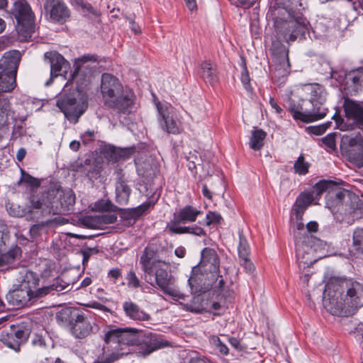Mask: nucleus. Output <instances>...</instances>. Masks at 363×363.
<instances>
[{
  "mask_svg": "<svg viewBox=\"0 0 363 363\" xmlns=\"http://www.w3.org/2000/svg\"><path fill=\"white\" fill-rule=\"evenodd\" d=\"M323 301L331 314L348 316L363 306V285L352 280L332 279L325 286Z\"/></svg>",
  "mask_w": 363,
  "mask_h": 363,
  "instance_id": "obj_1",
  "label": "nucleus"
},
{
  "mask_svg": "<svg viewBox=\"0 0 363 363\" xmlns=\"http://www.w3.org/2000/svg\"><path fill=\"white\" fill-rule=\"evenodd\" d=\"M101 91L106 106L118 113H130L135 95L132 90L124 88L116 77L108 73L103 74Z\"/></svg>",
  "mask_w": 363,
  "mask_h": 363,
  "instance_id": "obj_2",
  "label": "nucleus"
},
{
  "mask_svg": "<svg viewBox=\"0 0 363 363\" xmlns=\"http://www.w3.org/2000/svg\"><path fill=\"white\" fill-rule=\"evenodd\" d=\"M140 264L145 274L154 276L157 286L173 300H184L185 295L172 286L174 283V278L169 272V264L162 260L152 258L145 252L140 258Z\"/></svg>",
  "mask_w": 363,
  "mask_h": 363,
  "instance_id": "obj_3",
  "label": "nucleus"
},
{
  "mask_svg": "<svg viewBox=\"0 0 363 363\" xmlns=\"http://www.w3.org/2000/svg\"><path fill=\"white\" fill-rule=\"evenodd\" d=\"M199 272L201 275L206 276L209 281L206 289L212 285V283L217 281L219 277V260L216 252L211 248L206 247L201 252V259L199 264L192 269V276L188 279L189 285L193 290L194 284L200 277H198Z\"/></svg>",
  "mask_w": 363,
  "mask_h": 363,
  "instance_id": "obj_4",
  "label": "nucleus"
},
{
  "mask_svg": "<svg viewBox=\"0 0 363 363\" xmlns=\"http://www.w3.org/2000/svg\"><path fill=\"white\" fill-rule=\"evenodd\" d=\"M57 106L69 122L77 123L88 107V96L84 91L77 89L57 100Z\"/></svg>",
  "mask_w": 363,
  "mask_h": 363,
  "instance_id": "obj_5",
  "label": "nucleus"
},
{
  "mask_svg": "<svg viewBox=\"0 0 363 363\" xmlns=\"http://www.w3.org/2000/svg\"><path fill=\"white\" fill-rule=\"evenodd\" d=\"M11 13L17 21L16 30L22 41L28 40L35 32L34 14L25 0H18L13 4Z\"/></svg>",
  "mask_w": 363,
  "mask_h": 363,
  "instance_id": "obj_6",
  "label": "nucleus"
},
{
  "mask_svg": "<svg viewBox=\"0 0 363 363\" xmlns=\"http://www.w3.org/2000/svg\"><path fill=\"white\" fill-rule=\"evenodd\" d=\"M343 108L346 121L339 115L335 114L333 116L337 128L341 131L352 130L355 127L362 128L363 126V104L349 98H345L343 103Z\"/></svg>",
  "mask_w": 363,
  "mask_h": 363,
  "instance_id": "obj_7",
  "label": "nucleus"
},
{
  "mask_svg": "<svg viewBox=\"0 0 363 363\" xmlns=\"http://www.w3.org/2000/svg\"><path fill=\"white\" fill-rule=\"evenodd\" d=\"M18 53L9 52L0 60V92H11L16 87Z\"/></svg>",
  "mask_w": 363,
  "mask_h": 363,
  "instance_id": "obj_8",
  "label": "nucleus"
},
{
  "mask_svg": "<svg viewBox=\"0 0 363 363\" xmlns=\"http://www.w3.org/2000/svg\"><path fill=\"white\" fill-rule=\"evenodd\" d=\"M318 243L319 240L312 235H296V258L300 267H309L320 257L315 255V246Z\"/></svg>",
  "mask_w": 363,
  "mask_h": 363,
  "instance_id": "obj_9",
  "label": "nucleus"
},
{
  "mask_svg": "<svg viewBox=\"0 0 363 363\" xmlns=\"http://www.w3.org/2000/svg\"><path fill=\"white\" fill-rule=\"evenodd\" d=\"M274 26L278 33L283 35L284 40L289 43L294 41L298 36L303 35L307 30V21L306 19L291 18L283 20L277 18Z\"/></svg>",
  "mask_w": 363,
  "mask_h": 363,
  "instance_id": "obj_10",
  "label": "nucleus"
},
{
  "mask_svg": "<svg viewBox=\"0 0 363 363\" xmlns=\"http://www.w3.org/2000/svg\"><path fill=\"white\" fill-rule=\"evenodd\" d=\"M48 288H40L38 291L31 293L18 286L6 295L9 302L16 308L32 306L38 299L48 295Z\"/></svg>",
  "mask_w": 363,
  "mask_h": 363,
  "instance_id": "obj_11",
  "label": "nucleus"
},
{
  "mask_svg": "<svg viewBox=\"0 0 363 363\" xmlns=\"http://www.w3.org/2000/svg\"><path fill=\"white\" fill-rule=\"evenodd\" d=\"M72 315L70 332L76 338H84L88 336L91 330V323L85 318L84 314L76 311L66 310L60 313L62 318H67Z\"/></svg>",
  "mask_w": 363,
  "mask_h": 363,
  "instance_id": "obj_12",
  "label": "nucleus"
},
{
  "mask_svg": "<svg viewBox=\"0 0 363 363\" xmlns=\"http://www.w3.org/2000/svg\"><path fill=\"white\" fill-rule=\"evenodd\" d=\"M306 103V101H303V105H300L298 103L290 101L289 108L294 119L311 123L322 119L326 116L328 111L326 108L318 107L317 111L315 109L307 110L303 107Z\"/></svg>",
  "mask_w": 363,
  "mask_h": 363,
  "instance_id": "obj_13",
  "label": "nucleus"
},
{
  "mask_svg": "<svg viewBox=\"0 0 363 363\" xmlns=\"http://www.w3.org/2000/svg\"><path fill=\"white\" fill-rule=\"evenodd\" d=\"M158 113L161 117L160 120L162 128L168 133L179 134L183 130V127L179 121L174 118L171 114L169 106L163 104L160 101L155 103Z\"/></svg>",
  "mask_w": 363,
  "mask_h": 363,
  "instance_id": "obj_14",
  "label": "nucleus"
},
{
  "mask_svg": "<svg viewBox=\"0 0 363 363\" xmlns=\"http://www.w3.org/2000/svg\"><path fill=\"white\" fill-rule=\"evenodd\" d=\"M45 60H48L50 64V79L46 82L45 85L49 86L51 84L53 77H56L61 73H66L69 68V62L62 55L57 52H47L45 53Z\"/></svg>",
  "mask_w": 363,
  "mask_h": 363,
  "instance_id": "obj_15",
  "label": "nucleus"
},
{
  "mask_svg": "<svg viewBox=\"0 0 363 363\" xmlns=\"http://www.w3.org/2000/svg\"><path fill=\"white\" fill-rule=\"evenodd\" d=\"M129 332L136 333L138 330L135 328H116L111 329L106 332L104 336V341L106 343H118L123 345H131L135 341V337L129 334Z\"/></svg>",
  "mask_w": 363,
  "mask_h": 363,
  "instance_id": "obj_16",
  "label": "nucleus"
},
{
  "mask_svg": "<svg viewBox=\"0 0 363 363\" xmlns=\"http://www.w3.org/2000/svg\"><path fill=\"white\" fill-rule=\"evenodd\" d=\"M45 9L54 21L63 23L69 17V9L62 0H48L45 4Z\"/></svg>",
  "mask_w": 363,
  "mask_h": 363,
  "instance_id": "obj_17",
  "label": "nucleus"
},
{
  "mask_svg": "<svg viewBox=\"0 0 363 363\" xmlns=\"http://www.w3.org/2000/svg\"><path fill=\"white\" fill-rule=\"evenodd\" d=\"M18 282V286L26 289L31 293L38 291L40 288H38L39 285L38 275L30 270L23 269L18 273L17 278Z\"/></svg>",
  "mask_w": 363,
  "mask_h": 363,
  "instance_id": "obj_18",
  "label": "nucleus"
},
{
  "mask_svg": "<svg viewBox=\"0 0 363 363\" xmlns=\"http://www.w3.org/2000/svg\"><path fill=\"white\" fill-rule=\"evenodd\" d=\"M345 89L350 95H356L363 91V69L353 71L347 75Z\"/></svg>",
  "mask_w": 363,
  "mask_h": 363,
  "instance_id": "obj_19",
  "label": "nucleus"
},
{
  "mask_svg": "<svg viewBox=\"0 0 363 363\" xmlns=\"http://www.w3.org/2000/svg\"><path fill=\"white\" fill-rule=\"evenodd\" d=\"M200 213L201 211L196 208L191 206H186L174 214L172 223L179 224L194 222Z\"/></svg>",
  "mask_w": 363,
  "mask_h": 363,
  "instance_id": "obj_20",
  "label": "nucleus"
},
{
  "mask_svg": "<svg viewBox=\"0 0 363 363\" xmlns=\"http://www.w3.org/2000/svg\"><path fill=\"white\" fill-rule=\"evenodd\" d=\"M314 201L315 196L309 192L302 193L298 196L293 207L298 220L302 219V216L307 207Z\"/></svg>",
  "mask_w": 363,
  "mask_h": 363,
  "instance_id": "obj_21",
  "label": "nucleus"
},
{
  "mask_svg": "<svg viewBox=\"0 0 363 363\" xmlns=\"http://www.w3.org/2000/svg\"><path fill=\"white\" fill-rule=\"evenodd\" d=\"M123 310L128 317L135 320H148L150 315L143 311L132 301H125L123 305Z\"/></svg>",
  "mask_w": 363,
  "mask_h": 363,
  "instance_id": "obj_22",
  "label": "nucleus"
},
{
  "mask_svg": "<svg viewBox=\"0 0 363 363\" xmlns=\"http://www.w3.org/2000/svg\"><path fill=\"white\" fill-rule=\"evenodd\" d=\"M311 94V98L310 99V103L312 104V109H315L317 111L318 107L320 106L325 108L324 106V103L326 100V91L322 86L319 84H314L312 86Z\"/></svg>",
  "mask_w": 363,
  "mask_h": 363,
  "instance_id": "obj_23",
  "label": "nucleus"
},
{
  "mask_svg": "<svg viewBox=\"0 0 363 363\" xmlns=\"http://www.w3.org/2000/svg\"><path fill=\"white\" fill-rule=\"evenodd\" d=\"M359 143H362V136L359 133L352 136L350 135H342L340 141V151L342 155H352L351 149L354 145H361Z\"/></svg>",
  "mask_w": 363,
  "mask_h": 363,
  "instance_id": "obj_24",
  "label": "nucleus"
},
{
  "mask_svg": "<svg viewBox=\"0 0 363 363\" xmlns=\"http://www.w3.org/2000/svg\"><path fill=\"white\" fill-rule=\"evenodd\" d=\"M201 77L203 79L211 84L218 80L216 68L215 64L210 61L203 62L201 64Z\"/></svg>",
  "mask_w": 363,
  "mask_h": 363,
  "instance_id": "obj_25",
  "label": "nucleus"
},
{
  "mask_svg": "<svg viewBox=\"0 0 363 363\" xmlns=\"http://www.w3.org/2000/svg\"><path fill=\"white\" fill-rule=\"evenodd\" d=\"M267 136L266 132L262 129L255 128L252 131L249 141V146L254 150H260L264 146V141Z\"/></svg>",
  "mask_w": 363,
  "mask_h": 363,
  "instance_id": "obj_26",
  "label": "nucleus"
},
{
  "mask_svg": "<svg viewBox=\"0 0 363 363\" xmlns=\"http://www.w3.org/2000/svg\"><path fill=\"white\" fill-rule=\"evenodd\" d=\"M71 4L77 7V9H81L82 13L89 17H99L101 13L96 9L93 7L90 4L85 2L84 0H70Z\"/></svg>",
  "mask_w": 363,
  "mask_h": 363,
  "instance_id": "obj_27",
  "label": "nucleus"
},
{
  "mask_svg": "<svg viewBox=\"0 0 363 363\" xmlns=\"http://www.w3.org/2000/svg\"><path fill=\"white\" fill-rule=\"evenodd\" d=\"M361 145H354V147L350 149L351 155H343L349 161L359 167H363V138H362V143H359Z\"/></svg>",
  "mask_w": 363,
  "mask_h": 363,
  "instance_id": "obj_28",
  "label": "nucleus"
},
{
  "mask_svg": "<svg viewBox=\"0 0 363 363\" xmlns=\"http://www.w3.org/2000/svg\"><path fill=\"white\" fill-rule=\"evenodd\" d=\"M116 200L118 203L125 205L129 200L130 189L123 181L117 183L116 187Z\"/></svg>",
  "mask_w": 363,
  "mask_h": 363,
  "instance_id": "obj_29",
  "label": "nucleus"
},
{
  "mask_svg": "<svg viewBox=\"0 0 363 363\" xmlns=\"http://www.w3.org/2000/svg\"><path fill=\"white\" fill-rule=\"evenodd\" d=\"M169 345L168 342L161 338L153 337L150 339V344L145 345V349H141L138 353L143 357L150 354L156 350L164 347Z\"/></svg>",
  "mask_w": 363,
  "mask_h": 363,
  "instance_id": "obj_30",
  "label": "nucleus"
},
{
  "mask_svg": "<svg viewBox=\"0 0 363 363\" xmlns=\"http://www.w3.org/2000/svg\"><path fill=\"white\" fill-rule=\"evenodd\" d=\"M69 280H67V276L63 274L61 277L55 279V282L50 286H43L42 288H48V294L52 291H62L63 290H69L72 284Z\"/></svg>",
  "mask_w": 363,
  "mask_h": 363,
  "instance_id": "obj_31",
  "label": "nucleus"
},
{
  "mask_svg": "<svg viewBox=\"0 0 363 363\" xmlns=\"http://www.w3.org/2000/svg\"><path fill=\"white\" fill-rule=\"evenodd\" d=\"M20 252L19 247H15L6 253L0 255V270H4V267L13 262L19 256Z\"/></svg>",
  "mask_w": 363,
  "mask_h": 363,
  "instance_id": "obj_32",
  "label": "nucleus"
},
{
  "mask_svg": "<svg viewBox=\"0 0 363 363\" xmlns=\"http://www.w3.org/2000/svg\"><path fill=\"white\" fill-rule=\"evenodd\" d=\"M133 152V148L112 147L111 148L110 159L113 161L126 160L130 157Z\"/></svg>",
  "mask_w": 363,
  "mask_h": 363,
  "instance_id": "obj_33",
  "label": "nucleus"
},
{
  "mask_svg": "<svg viewBox=\"0 0 363 363\" xmlns=\"http://www.w3.org/2000/svg\"><path fill=\"white\" fill-rule=\"evenodd\" d=\"M148 207L149 204L140 206L136 209H133L130 211L123 213L122 215V218L124 220H128V225H133L135 223L136 218L140 216L144 211L147 209Z\"/></svg>",
  "mask_w": 363,
  "mask_h": 363,
  "instance_id": "obj_34",
  "label": "nucleus"
},
{
  "mask_svg": "<svg viewBox=\"0 0 363 363\" xmlns=\"http://www.w3.org/2000/svg\"><path fill=\"white\" fill-rule=\"evenodd\" d=\"M239 257H248L250 255V246L246 238L244 237L242 231H239V245H238Z\"/></svg>",
  "mask_w": 363,
  "mask_h": 363,
  "instance_id": "obj_35",
  "label": "nucleus"
},
{
  "mask_svg": "<svg viewBox=\"0 0 363 363\" xmlns=\"http://www.w3.org/2000/svg\"><path fill=\"white\" fill-rule=\"evenodd\" d=\"M19 183L24 184L25 185L32 188H38L40 185V180L32 177L23 169H21V178Z\"/></svg>",
  "mask_w": 363,
  "mask_h": 363,
  "instance_id": "obj_36",
  "label": "nucleus"
},
{
  "mask_svg": "<svg viewBox=\"0 0 363 363\" xmlns=\"http://www.w3.org/2000/svg\"><path fill=\"white\" fill-rule=\"evenodd\" d=\"M336 136L337 133H331L320 139L322 143L326 147L327 151L329 152L336 150Z\"/></svg>",
  "mask_w": 363,
  "mask_h": 363,
  "instance_id": "obj_37",
  "label": "nucleus"
},
{
  "mask_svg": "<svg viewBox=\"0 0 363 363\" xmlns=\"http://www.w3.org/2000/svg\"><path fill=\"white\" fill-rule=\"evenodd\" d=\"M308 167L309 164L305 162L303 155L298 157L294 165L295 172L298 174H306L308 172Z\"/></svg>",
  "mask_w": 363,
  "mask_h": 363,
  "instance_id": "obj_38",
  "label": "nucleus"
},
{
  "mask_svg": "<svg viewBox=\"0 0 363 363\" xmlns=\"http://www.w3.org/2000/svg\"><path fill=\"white\" fill-rule=\"evenodd\" d=\"M211 344L219 351V352L222 354H228V347L221 342L220 339L217 336H212L210 338Z\"/></svg>",
  "mask_w": 363,
  "mask_h": 363,
  "instance_id": "obj_39",
  "label": "nucleus"
},
{
  "mask_svg": "<svg viewBox=\"0 0 363 363\" xmlns=\"http://www.w3.org/2000/svg\"><path fill=\"white\" fill-rule=\"evenodd\" d=\"M353 245L357 250L363 252V228H357L354 232Z\"/></svg>",
  "mask_w": 363,
  "mask_h": 363,
  "instance_id": "obj_40",
  "label": "nucleus"
},
{
  "mask_svg": "<svg viewBox=\"0 0 363 363\" xmlns=\"http://www.w3.org/2000/svg\"><path fill=\"white\" fill-rule=\"evenodd\" d=\"M11 113V104L9 99L0 94V117L8 116Z\"/></svg>",
  "mask_w": 363,
  "mask_h": 363,
  "instance_id": "obj_41",
  "label": "nucleus"
},
{
  "mask_svg": "<svg viewBox=\"0 0 363 363\" xmlns=\"http://www.w3.org/2000/svg\"><path fill=\"white\" fill-rule=\"evenodd\" d=\"M82 223L84 226L89 228L96 229L100 228L99 216H86L82 219Z\"/></svg>",
  "mask_w": 363,
  "mask_h": 363,
  "instance_id": "obj_42",
  "label": "nucleus"
},
{
  "mask_svg": "<svg viewBox=\"0 0 363 363\" xmlns=\"http://www.w3.org/2000/svg\"><path fill=\"white\" fill-rule=\"evenodd\" d=\"M328 186V183H327L326 182H320L313 186L312 191L309 193L313 194L315 201L319 199V197L322 195V194L324 191H326Z\"/></svg>",
  "mask_w": 363,
  "mask_h": 363,
  "instance_id": "obj_43",
  "label": "nucleus"
},
{
  "mask_svg": "<svg viewBox=\"0 0 363 363\" xmlns=\"http://www.w3.org/2000/svg\"><path fill=\"white\" fill-rule=\"evenodd\" d=\"M2 342L6 346L15 351H19L20 350L19 340H16L13 335H8L7 337H4Z\"/></svg>",
  "mask_w": 363,
  "mask_h": 363,
  "instance_id": "obj_44",
  "label": "nucleus"
},
{
  "mask_svg": "<svg viewBox=\"0 0 363 363\" xmlns=\"http://www.w3.org/2000/svg\"><path fill=\"white\" fill-rule=\"evenodd\" d=\"M330 122H327L320 125L311 126L308 128V129L310 130V132L312 133L313 134L319 135L325 133L326 130L330 127Z\"/></svg>",
  "mask_w": 363,
  "mask_h": 363,
  "instance_id": "obj_45",
  "label": "nucleus"
},
{
  "mask_svg": "<svg viewBox=\"0 0 363 363\" xmlns=\"http://www.w3.org/2000/svg\"><path fill=\"white\" fill-rule=\"evenodd\" d=\"M177 224L171 223L168 226L169 230L172 233L182 234V233H191V227H179Z\"/></svg>",
  "mask_w": 363,
  "mask_h": 363,
  "instance_id": "obj_46",
  "label": "nucleus"
},
{
  "mask_svg": "<svg viewBox=\"0 0 363 363\" xmlns=\"http://www.w3.org/2000/svg\"><path fill=\"white\" fill-rule=\"evenodd\" d=\"M128 280V285L132 288H138L140 286V280L136 277L135 274L133 271H130L126 277Z\"/></svg>",
  "mask_w": 363,
  "mask_h": 363,
  "instance_id": "obj_47",
  "label": "nucleus"
},
{
  "mask_svg": "<svg viewBox=\"0 0 363 363\" xmlns=\"http://www.w3.org/2000/svg\"><path fill=\"white\" fill-rule=\"evenodd\" d=\"M241 82L247 91H251L252 89L250 84V78L245 65L243 66V72L241 74Z\"/></svg>",
  "mask_w": 363,
  "mask_h": 363,
  "instance_id": "obj_48",
  "label": "nucleus"
},
{
  "mask_svg": "<svg viewBox=\"0 0 363 363\" xmlns=\"http://www.w3.org/2000/svg\"><path fill=\"white\" fill-rule=\"evenodd\" d=\"M8 233L7 226L4 223H0V252L5 244V240L8 238Z\"/></svg>",
  "mask_w": 363,
  "mask_h": 363,
  "instance_id": "obj_49",
  "label": "nucleus"
},
{
  "mask_svg": "<svg viewBox=\"0 0 363 363\" xmlns=\"http://www.w3.org/2000/svg\"><path fill=\"white\" fill-rule=\"evenodd\" d=\"M241 265L245 268L247 272L252 274L255 267L254 264L249 260L248 257H240Z\"/></svg>",
  "mask_w": 363,
  "mask_h": 363,
  "instance_id": "obj_50",
  "label": "nucleus"
},
{
  "mask_svg": "<svg viewBox=\"0 0 363 363\" xmlns=\"http://www.w3.org/2000/svg\"><path fill=\"white\" fill-rule=\"evenodd\" d=\"M206 219H207L206 224L208 225H211L212 223H219L220 219H221V216L218 213L209 212L206 215Z\"/></svg>",
  "mask_w": 363,
  "mask_h": 363,
  "instance_id": "obj_51",
  "label": "nucleus"
},
{
  "mask_svg": "<svg viewBox=\"0 0 363 363\" xmlns=\"http://www.w3.org/2000/svg\"><path fill=\"white\" fill-rule=\"evenodd\" d=\"M99 219L100 221V226L104 224H109L113 223L116 220V216L114 215L104 214L101 216H99Z\"/></svg>",
  "mask_w": 363,
  "mask_h": 363,
  "instance_id": "obj_52",
  "label": "nucleus"
},
{
  "mask_svg": "<svg viewBox=\"0 0 363 363\" xmlns=\"http://www.w3.org/2000/svg\"><path fill=\"white\" fill-rule=\"evenodd\" d=\"M232 4L245 9L250 8L254 4V0H230Z\"/></svg>",
  "mask_w": 363,
  "mask_h": 363,
  "instance_id": "obj_53",
  "label": "nucleus"
},
{
  "mask_svg": "<svg viewBox=\"0 0 363 363\" xmlns=\"http://www.w3.org/2000/svg\"><path fill=\"white\" fill-rule=\"evenodd\" d=\"M43 227L40 225H33L30 229V235L32 239L37 238L41 233Z\"/></svg>",
  "mask_w": 363,
  "mask_h": 363,
  "instance_id": "obj_54",
  "label": "nucleus"
},
{
  "mask_svg": "<svg viewBox=\"0 0 363 363\" xmlns=\"http://www.w3.org/2000/svg\"><path fill=\"white\" fill-rule=\"evenodd\" d=\"M11 335H13V338H15L16 340H19V343L26 340L28 336V333L23 330H18Z\"/></svg>",
  "mask_w": 363,
  "mask_h": 363,
  "instance_id": "obj_55",
  "label": "nucleus"
},
{
  "mask_svg": "<svg viewBox=\"0 0 363 363\" xmlns=\"http://www.w3.org/2000/svg\"><path fill=\"white\" fill-rule=\"evenodd\" d=\"M352 3L353 9L359 13H363V0H347Z\"/></svg>",
  "mask_w": 363,
  "mask_h": 363,
  "instance_id": "obj_56",
  "label": "nucleus"
},
{
  "mask_svg": "<svg viewBox=\"0 0 363 363\" xmlns=\"http://www.w3.org/2000/svg\"><path fill=\"white\" fill-rule=\"evenodd\" d=\"M269 103L276 113L281 114L283 112L282 108L277 104L274 98L270 96H269Z\"/></svg>",
  "mask_w": 363,
  "mask_h": 363,
  "instance_id": "obj_57",
  "label": "nucleus"
},
{
  "mask_svg": "<svg viewBox=\"0 0 363 363\" xmlns=\"http://www.w3.org/2000/svg\"><path fill=\"white\" fill-rule=\"evenodd\" d=\"M297 232L295 233L294 237L296 238V235H299L301 238H303L306 235H309L308 233H306V231L305 230V226L304 224L302 223H298L296 225Z\"/></svg>",
  "mask_w": 363,
  "mask_h": 363,
  "instance_id": "obj_58",
  "label": "nucleus"
},
{
  "mask_svg": "<svg viewBox=\"0 0 363 363\" xmlns=\"http://www.w3.org/2000/svg\"><path fill=\"white\" fill-rule=\"evenodd\" d=\"M31 207L34 209H40L42 207L43 203L37 196H33L30 197Z\"/></svg>",
  "mask_w": 363,
  "mask_h": 363,
  "instance_id": "obj_59",
  "label": "nucleus"
},
{
  "mask_svg": "<svg viewBox=\"0 0 363 363\" xmlns=\"http://www.w3.org/2000/svg\"><path fill=\"white\" fill-rule=\"evenodd\" d=\"M88 307L99 309L103 311H109V309L106 307L105 306L101 304L100 303L97 301H93L87 305Z\"/></svg>",
  "mask_w": 363,
  "mask_h": 363,
  "instance_id": "obj_60",
  "label": "nucleus"
},
{
  "mask_svg": "<svg viewBox=\"0 0 363 363\" xmlns=\"http://www.w3.org/2000/svg\"><path fill=\"white\" fill-rule=\"evenodd\" d=\"M32 344L34 346L42 347L45 345V342L42 336L35 335L32 339Z\"/></svg>",
  "mask_w": 363,
  "mask_h": 363,
  "instance_id": "obj_61",
  "label": "nucleus"
},
{
  "mask_svg": "<svg viewBox=\"0 0 363 363\" xmlns=\"http://www.w3.org/2000/svg\"><path fill=\"white\" fill-rule=\"evenodd\" d=\"M306 228H307L306 233H315V232H317V230H318V225L315 221H311L306 225Z\"/></svg>",
  "mask_w": 363,
  "mask_h": 363,
  "instance_id": "obj_62",
  "label": "nucleus"
},
{
  "mask_svg": "<svg viewBox=\"0 0 363 363\" xmlns=\"http://www.w3.org/2000/svg\"><path fill=\"white\" fill-rule=\"evenodd\" d=\"M96 251L94 249H86L82 251L83 255V264H84L85 262H87L89 257L91 256V255L94 252H96Z\"/></svg>",
  "mask_w": 363,
  "mask_h": 363,
  "instance_id": "obj_63",
  "label": "nucleus"
},
{
  "mask_svg": "<svg viewBox=\"0 0 363 363\" xmlns=\"http://www.w3.org/2000/svg\"><path fill=\"white\" fill-rule=\"evenodd\" d=\"M228 341L231 346L235 347L236 350H242V347L240 346V340L235 337H230Z\"/></svg>",
  "mask_w": 363,
  "mask_h": 363,
  "instance_id": "obj_64",
  "label": "nucleus"
}]
</instances>
